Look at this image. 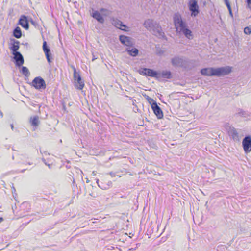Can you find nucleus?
<instances>
[{
    "label": "nucleus",
    "instance_id": "bb28decb",
    "mask_svg": "<svg viewBox=\"0 0 251 251\" xmlns=\"http://www.w3.org/2000/svg\"><path fill=\"white\" fill-rule=\"evenodd\" d=\"M71 67L72 68L73 72H74L73 75H75L77 73H79V72H77L76 71V69H75V66H74L73 65H71Z\"/></svg>",
    "mask_w": 251,
    "mask_h": 251
},
{
    "label": "nucleus",
    "instance_id": "ddd939ff",
    "mask_svg": "<svg viewBox=\"0 0 251 251\" xmlns=\"http://www.w3.org/2000/svg\"><path fill=\"white\" fill-rule=\"evenodd\" d=\"M43 50L45 53L46 58L47 59L48 61L50 63L51 62V53L50 50L49 48H48L47 45V42L44 41L43 44Z\"/></svg>",
    "mask_w": 251,
    "mask_h": 251
},
{
    "label": "nucleus",
    "instance_id": "58836bf2",
    "mask_svg": "<svg viewBox=\"0 0 251 251\" xmlns=\"http://www.w3.org/2000/svg\"><path fill=\"white\" fill-rule=\"evenodd\" d=\"M13 191H15L16 190H15V188L13 186V187H12V192H13Z\"/></svg>",
    "mask_w": 251,
    "mask_h": 251
},
{
    "label": "nucleus",
    "instance_id": "f704fd0d",
    "mask_svg": "<svg viewBox=\"0 0 251 251\" xmlns=\"http://www.w3.org/2000/svg\"><path fill=\"white\" fill-rule=\"evenodd\" d=\"M3 221V218L0 217V223L2 222Z\"/></svg>",
    "mask_w": 251,
    "mask_h": 251
},
{
    "label": "nucleus",
    "instance_id": "2eb2a0df",
    "mask_svg": "<svg viewBox=\"0 0 251 251\" xmlns=\"http://www.w3.org/2000/svg\"><path fill=\"white\" fill-rule=\"evenodd\" d=\"M112 24L115 27L121 30H126L125 29L123 28V27H126V25H124L123 23L119 20L117 19H113L112 20Z\"/></svg>",
    "mask_w": 251,
    "mask_h": 251
},
{
    "label": "nucleus",
    "instance_id": "ea45409f",
    "mask_svg": "<svg viewBox=\"0 0 251 251\" xmlns=\"http://www.w3.org/2000/svg\"><path fill=\"white\" fill-rule=\"evenodd\" d=\"M0 116L1 117H2L3 116V114L1 112V111L0 110Z\"/></svg>",
    "mask_w": 251,
    "mask_h": 251
},
{
    "label": "nucleus",
    "instance_id": "b1692460",
    "mask_svg": "<svg viewBox=\"0 0 251 251\" xmlns=\"http://www.w3.org/2000/svg\"><path fill=\"white\" fill-rule=\"evenodd\" d=\"M22 73L26 76H29L30 73L28 68L26 67L23 66L21 71Z\"/></svg>",
    "mask_w": 251,
    "mask_h": 251
},
{
    "label": "nucleus",
    "instance_id": "412c9836",
    "mask_svg": "<svg viewBox=\"0 0 251 251\" xmlns=\"http://www.w3.org/2000/svg\"><path fill=\"white\" fill-rule=\"evenodd\" d=\"M171 73L170 71H163L161 73H158V77L162 76L165 78H171Z\"/></svg>",
    "mask_w": 251,
    "mask_h": 251
},
{
    "label": "nucleus",
    "instance_id": "dca6fc26",
    "mask_svg": "<svg viewBox=\"0 0 251 251\" xmlns=\"http://www.w3.org/2000/svg\"><path fill=\"white\" fill-rule=\"evenodd\" d=\"M126 51L128 54L132 56H136L138 54V50L132 46H129L126 49Z\"/></svg>",
    "mask_w": 251,
    "mask_h": 251
},
{
    "label": "nucleus",
    "instance_id": "e433bc0d",
    "mask_svg": "<svg viewBox=\"0 0 251 251\" xmlns=\"http://www.w3.org/2000/svg\"><path fill=\"white\" fill-rule=\"evenodd\" d=\"M86 183H88L89 182V180L87 178H86Z\"/></svg>",
    "mask_w": 251,
    "mask_h": 251
},
{
    "label": "nucleus",
    "instance_id": "4be33fe9",
    "mask_svg": "<svg viewBox=\"0 0 251 251\" xmlns=\"http://www.w3.org/2000/svg\"><path fill=\"white\" fill-rule=\"evenodd\" d=\"M30 123L33 126H37L39 124V118L38 116L31 117L30 119Z\"/></svg>",
    "mask_w": 251,
    "mask_h": 251
},
{
    "label": "nucleus",
    "instance_id": "39448f33",
    "mask_svg": "<svg viewBox=\"0 0 251 251\" xmlns=\"http://www.w3.org/2000/svg\"><path fill=\"white\" fill-rule=\"evenodd\" d=\"M226 128L228 135L231 136L234 141H239L238 133L234 127L229 125H226Z\"/></svg>",
    "mask_w": 251,
    "mask_h": 251
},
{
    "label": "nucleus",
    "instance_id": "1a4fd4ad",
    "mask_svg": "<svg viewBox=\"0 0 251 251\" xmlns=\"http://www.w3.org/2000/svg\"><path fill=\"white\" fill-rule=\"evenodd\" d=\"M120 42L124 45L127 46H132L134 45L133 39L125 35H120L119 37Z\"/></svg>",
    "mask_w": 251,
    "mask_h": 251
},
{
    "label": "nucleus",
    "instance_id": "9b49d317",
    "mask_svg": "<svg viewBox=\"0 0 251 251\" xmlns=\"http://www.w3.org/2000/svg\"><path fill=\"white\" fill-rule=\"evenodd\" d=\"M13 54L14 56V59L15 60L16 65L19 67L22 66L24 64V60L21 53L20 52H15Z\"/></svg>",
    "mask_w": 251,
    "mask_h": 251
},
{
    "label": "nucleus",
    "instance_id": "393cba45",
    "mask_svg": "<svg viewBox=\"0 0 251 251\" xmlns=\"http://www.w3.org/2000/svg\"><path fill=\"white\" fill-rule=\"evenodd\" d=\"M244 32L246 34L249 35L251 33V29L249 27H246L244 29Z\"/></svg>",
    "mask_w": 251,
    "mask_h": 251
},
{
    "label": "nucleus",
    "instance_id": "5701e85b",
    "mask_svg": "<svg viewBox=\"0 0 251 251\" xmlns=\"http://www.w3.org/2000/svg\"><path fill=\"white\" fill-rule=\"evenodd\" d=\"M13 35L16 38H20L22 36L21 30L19 27H17L13 31Z\"/></svg>",
    "mask_w": 251,
    "mask_h": 251
},
{
    "label": "nucleus",
    "instance_id": "9d476101",
    "mask_svg": "<svg viewBox=\"0 0 251 251\" xmlns=\"http://www.w3.org/2000/svg\"><path fill=\"white\" fill-rule=\"evenodd\" d=\"M197 2L195 0H191L189 4V9L192 11V16H196L199 13Z\"/></svg>",
    "mask_w": 251,
    "mask_h": 251
},
{
    "label": "nucleus",
    "instance_id": "79ce46f5",
    "mask_svg": "<svg viewBox=\"0 0 251 251\" xmlns=\"http://www.w3.org/2000/svg\"><path fill=\"white\" fill-rule=\"evenodd\" d=\"M129 237L130 238H131L132 236H129Z\"/></svg>",
    "mask_w": 251,
    "mask_h": 251
},
{
    "label": "nucleus",
    "instance_id": "423d86ee",
    "mask_svg": "<svg viewBox=\"0 0 251 251\" xmlns=\"http://www.w3.org/2000/svg\"><path fill=\"white\" fill-rule=\"evenodd\" d=\"M242 146L245 152L247 153L251 151V137L246 136L242 141Z\"/></svg>",
    "mask_w": 251,
    "mask_h": 251
},
{
    "label": "nucleus",
    "instance_id": "20e7f679",
    "mask_svg": "<svg viewBox=\"0 0 251 251\" xmlns=\"http://www.w3.org/2000/svg\"><path fill=\"white\" fill-rule=\"evenodd\" d=\"M73 78L74 80L75 87L77 89L82 90L84 86V83L82 80L79 73L73 75Z\"/></svg>",
    "mask_w": 251,
    "mask_h": 251
},
{
    "label": "nucleus",
    "instance_id": "7c9ffc66",
    "mask_svg": "<svg viewBox=\"0 0 251 251\" xmlns=\"http://www.w3.org/2000/svg\"><path fill=\"white\" fill-rule=\"evenodd\" d=\"M228 8V11H229V14H230V16H231L232 18H233V13H232V10H231V7H228V8Z\"/></svg>",
    "mask_w": 251,
    "mask_h": 251
},
{
    "label": "nucleus",
    "instance_id": "c9c22d12",
    "mask_svg": "<svg viewBox=\"0 0 251 251\" xmlns=\"http://www.w3.org/2000/svg\"><path fill=\"white\" fill-rule=\"evenodd\" d=\"M11 129L13 130V128H14V126H13V124H11Z\"/></svg>",
    "mask_w": 251,
    "mask_h": 251
},
{
    "label": "nucleus",
    "instance_id": "f257e3e1",
    "mask_svg": "<svg viewBox=\"0 0 251 251\" xmlns=\"http://www.w3.org/2000/svg\"><path fill=\"white\" fill-rule=\"evenodd\" d=\"M173 20L176 33L183 34L189 39L193 38L192 31L188 29L187 24L183 21L179 14L176 13L174 15Z\"/></svg>",
    "mask_w": 251,
    "mask_h": 251
},
{
    "label": "nucleus",
    "instance_id": "aec40b11",
    "mask_svg": "<svg viewBox=\"0 0 251 251\" xmlns=\"http://www.w3.org/2000/svg\"><path fill=\"white\" fill-rule=\"evenodd\" d=\"M13 43L11 47H10V50H12L13 53L15 52H19L17 50L19 49V42L17 40H15V39L13 40Z\"/></svg>",
    "mask_w": 251,
    "mask_h": 251
},
{
    "label": "nucleus",
    "instance_id": "6ab92c4d",
    "mask_svg": "<svg viewBox=\"0 0 251 251\" xmlns=\"http://www.w3.org/2000/svg\"><path fill=\"white\" fill-rule=\"evenodd\" d=\"M144 71H146V75L151 77H158V73L150 69L144 68Z\"/></svg>",
    "mask_w": 251,
    "mask_h": 251
},
{
    "label": "nucleus",
    "instance_id": "f3484780",
    "mask_svg": "<svg viewBox=\"0 0 251 251\" xmlns=\"http://www.w3.org/2000/svg\"><path fill=\"white\" fill-rule=\"evenodd\" d=\"M171 62L174 66H180L182 65L183 60L178 57H175L171 59Z\"/></svg>",
    "mask_w": 251,
    "mask_h": 251
},
{
    "label": "nucleus",
    "instance_id": "a19ab883",
    "mask_svg": "<svg viewBox=\"0 0 251 251\" xmlns=\"http://www.w3.org/2000/svg\"><path fill=\"white\" fill-rule=\"evenodd\" d=\"M30 22H31V23L32 24H33V25L34 24V21H33L32 20H31L30 21Z\"/></svg>",
    "mask_w": 251,
    "mask_h": 251
},
{
    "label": "nucleus",
    "instance_id": "f03ea898",
    "mask_svg": "<svg viewBox=\"0 0 251 251\" xmlns=\"http://www.w3.org/2000/svg\"><path fill=\"white\" fill-rule=\"evenodd\" d=\"M143 25L148 30L151 32L156 36L160 37L164 36V33L162 31V28L156 21L148 19L145 21Z\"/></svg>",
    "mask_w": 251,
    "mask_h": 251
},
{
    "label": "nucleus",
    "instance_id": "a878e982",
    "mask_svg": "<svg viewBox=\"0 0 251 251\" xmlns=\"http://www.w3.org/2000/svg\"><path fill=\"white\" fill-rule=\"evenodd\" d=\"M96 183H97V184H98V186H99V187L101 188V189H106L108 188L107 187L105 186H103V185L101 186V185H100V184H99V179H96Z\"/></svg>",
    "mask_w": 251,
    "mask_h": 251
},
{
    "label": "nucleus",
    "instance_id": "a211bd4d",
    "mask_svg": "<svg viewBox=\"0 0 251 251\" xmlns=\"http://www.w3.org/2000/svg\"><path fill=\"white\" fill-rule=\"evenodd\" d=\"M92 16L96 19L100 23H103L104 19L101 16V15L97 11H94L92 14Z\"/></svg>",
    "mask_w": 251,
    "mask_h": 251
},
{
    "label": "nucleus",
    "instance_id": "72a5a7b5",
    "mask_svg": "<svg viewBox=\"0 0 251 251\" xmlns=\"http://www.w3.org/2000/svg\"><path fill=\"white\" fill-rule=\"evenodd\" d=\"M96 174H97V172L95 171H93L92 173L93 176H95L96 175Z\"/></svg>",
    "mask_w": 251,
    "mask_h": 251
},
{
    "label": "nucleus",
    "instance_id": "6e6552de",
    "mask_svg": "<svg viewBox=\"0 0 251 251\" xmlns=\"http://www.w3.org/2000/svg\"><path fill=\"white\" fill-rule=\"evenodd\" d=\"M153 103L151 104V108L153 110L154 114L158 118L161 119L163 117V115L161 108L157 105L156 102L153 100L152 99L150 98Z\"/></svg>",
    "mask_w": 251,
    "mask_h": 251
},
{
    "label": "nucleus",
    "instance_id": "f8f14e48",
    "mask_svg": "<svg viewBox=\"0 0 251 251\" xmlns=\"http://www.w3.org/2000/svg\"><path fill=\"white\" fill-rule=\"evenodd\" d=\"M201 75L205 76H214V68H206L201 70Z\"/></svg>",
    "mask_w": 251,
    "mask_h": 251
},
{
    "label": "nucleus",
    "instance_id": "cd10ccee",
    "mask_svg": "<svg viewBox=\"0 0 251 251\" xmlns=\"http://www.w3.org/2000/svg\"><path fill=\"white\" fill-rule=\"evenodd\" d=\"M246 2L248 4L247 7L251 9V0H247Z\"/></svg>",
    "mask_w": 251,
    "mask_h": 251
},
{
    "label": "nucleus",
    "instance_id": "2f4dec72",
    "mask_svg": "<svg viewBox=\"0 0 251 251\" xmlns=\"http://www.w3.org/2000/svg\"><path fill=\"white\" fill-rule=\"evenodd\" d=\"M42 161H43L44 162V163H45L46 165H47V166H48L50 168V164H47V163L45 162V159L42 158Z\"/></svg>",
    "mask_w": 251,
    "mask_h": 251
},
{
    "label": "nucleus",
    "instance_id": "7ed1b4c3",
    "mask_svg": "<svg viewBox=\"0 0 251 251\" xmlns=\"http://www.w3.org/2000/svg\"><path fill=\"white\" fill-rule=\"evenodd\" d=\"M232 67L225 66L219 68H214V76H222L228 75L232 72Z\"/></svg>",
    "mask_w": 251,
    "mask_h": 251
},
{
    "label": "nucleus",
    "instance_id": "c756f323",
    "mask_svg": "<svg viewBox=\"0 0 251 251\" xmlns=\"http://www.w3.org/2000/svg\"><path fill=\"white\" fill-rule=\"evenodd\" d=\"M140 74H141L142 75H146V71H144V68H143L141 70H140Z\"/></svg>",
    "mask_w": 251,
    "mask_h": 251
},
{
    "label": "nucleus",
    "instance_id": "0eeeda50",
    "mask_svg": "<svg viewBox=\"0 0 251 251\" xmlns=\"http://www.w3.org/2000/svg\"><path fill=\"white\" fill-rule=\"evenodd\" d=\"M32 85L36 89H45L46 84L43 79L40 77H36L32 82Z\"/></svg>",
    "mask_w": 251,
    "mask_h": 251
},
{
    "label": "nucleus",
    "instance_id": "4c0bfd02",
    "mask_svg": "<svg viewBox=\"0 0 251 251\" xmlns=\"http://www.w3.org/2000/svg\"><path fill=\"white\" fill-rule=\"evenodd\" d=\"M95 59H96V58L94 56H93V58H92V61H94V60H95Z\"/></svg>",
    "mask_w": 251,
    "mask_h": 251
},
{
    "label": "nucleus",
    "instance_id": "c85d7f7f",
    "mask_svg": "<svg viewBox=\"0 0 251 251\" xmlns=\"http://www.w3.org/2000/svg\"><path fill=\"white\" fill-rule=\"evenodd\" d=\"M224 1H225V3L226 4L227 8L231 7L228 0H224Z\"/></svg>",
    "mask_w": 251,
    "mask_h": 251
},
{
    "label": "nucleus",
    "instance_id": "4468645a",
    "mask_svg": "<svg viewBox=\"0 0 251 251\" xmlns=\"http://www.w3.org/2000/svg\"><path fill=\"white\" fill-rule=\"evenodd\" d=\"M19 24L25 29L27 30L29 28V25L27 17L25 15H22L19 20Z\"/></svg>",
    "mask_w": 251,
    "mask_h": 251
},
{
    "label": "nucleus",
    "instance_id": "473e14b6",
    "mask_svg": "<svg viewBox=\"0 0 251 251\" xmlns=\"http://www.w3.org/2000/svg\"><path fill=\"white\" fill-rule=\"evenodd\" d=\"M110 175L111 176V177H115V174L113 172H110L109 173Z\"/></svg>",
    "mask_w": 251,
    "mask_h": 251
}]
</instances>
